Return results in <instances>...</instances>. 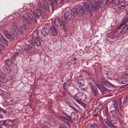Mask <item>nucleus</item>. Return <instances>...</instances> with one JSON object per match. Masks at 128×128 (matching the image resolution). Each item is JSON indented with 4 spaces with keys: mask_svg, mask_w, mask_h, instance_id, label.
I'll use <instances>...</instances> for the list:
<instances>
[{
    "mask_svg": "<svg viewBox=\"0 0 128 128\" xmlns=\"http://www.w3.org/2000/svg\"><path fill=\"white\" fill-rule=\"evenodd\" d=\"M32 10L34 11L32 14L35 18L30 12H27L26 14L28 17L32 22H37V18L38 19L40 16L43 18H46V13L44 10H43L42 9H38L35 6H33L32 7Z\"/></svg>",
    "mask_w": 128,
    "mask_h": 128,
    "instance_id": "nucleus-1",
    "label": "nucleus"
},
{
    "mask_svg": "<svg viewBox=\"0 0 128 128\" xmlns=\"http://www.w3.org/2000/svg\"><path fill=\"white\" fill-rule=\"evenodd\" d=\"M86 3L84 4L82 6L78 5L77 7V8H73L70 11V12L71 13L72 16L76 17L77 13L78 16H82L84 12H87L90 10L88 6V1L86 0Z\"/></svg>",
    "mask_w": 128,
    "mask_h": 128,
    "instance_id": "nucleus-2",
    "label": "nucleus"
},
{
    "mask_svg": "<svg viewBox=\"0 0 128 128\" xmlns=\"http://www.w3.org/2000/svg\"><path fill=\"white\" fill-rule=\"evenodd\" d=\"M67 118L64 117L63 116H60L58 117V119L64 122L66 124L70 126V123L72 122L71 118L70 117L66 114H65Z\"/></svg>",
    "mask_w": 128,
    "mask_h": 128,
    "instance_id": "nucleus-3",
    "label": "nucleus"
},
{
    "mask_svg": "<svg viewBox=\"0 0 128 128\" xmlns=\"http://www.w3.org/2000/svg\"><path fill=\"white\" fill-rule=\"evenodd\" d=\"M86 96L84 94L82 93H78L75 96L74 100L77 102L81 100H84L86 98Z\"/></svg>",
    "mask_w": 128,
    "mask_h": 128,
    "instance_id": "nucleus-4",
    "label": "nucleus"
},
{
    "mask_svg": "<svg viewBox=\"0 0 128 128\" xmlns=\"http://www.w3.org/2000/svg\"><path fill=\"white\" fill-rule=\"evenodd\" d=\"M54 22L56 26L57 27L60 28L62 30L65 28H66V25L64 24L61 20L58 18H57L55 19Z\"/></svg>",
    "mask_w": 128,
    "mask_h": 128,
    "instance_id": "nucleus-5",
    "label": "nucleus"
},
{
    "mask_svg": "<svg viewBox=\"0 0 128 128\" xmlns=\"http://www.w3.org/2000/svg\"><path fill=\"white\" fill-rule=\"evenodd\" d=\"M126 18L125 21L122 23V34H125L128 30V15L126 16Z\"/></svg>",
    "mask_w": 128,
    "mask_h": 128,
    "instance_id": "nucleus-6",
    "label": "nucleus"
},
{
    "mask_svg": "<svg viewBox=\"0 0 128 128\" xmlns=\"http://www.w3.org/2000/svg\"><path fill=\"white\" fill-rule=\"evenodd\" d=\"M88 1V4H89V3H90V6H91V10L94 11L96 9H98V6L97 5V3L96 1H93L92 2H90L89 0L88 1ZM86 2V0L85 1V2ZM86 3V2H84V3ZM88 7L90 9V10L88 12H89L90 10V9L89 7V5L88 4Z\"/></svg>",
    "mask_w": 128,
    "mask_h": 128,
    "instance_id": "nucleus-7",
    "label": "nucleus"
},
{
    "mask_svg": "<svg viewBox=\"0 0 128 128\" xmlns=\"http://www.w3.org/2000/svg\"><path fill=\"white\" fill-rule=\"evenodd\" d=\"M2 32L4 36L8 39H11V40H13L15 39L12 36L10 33L6 29H4Z\"/></svg>",
    "mask_w": 128,
    "mask_h": 128,
    "instance_id": "nucleus-8",
    "label": "nucleus"
},
{
    "mask_svg": "<svg viewBox=\"0 0 128 128\" xmlns=\"http://www.w3.org/2000/svg\"><path fill=\"white\" fill-rule=\"evenodd\" d=\"M8 81L6 75L4 73L0 72V81L2 83H5Z\"/></svg>",
    "mask_w": 128,
    "mask_h": 128,
    "instance_id": "nucleus-9",
    "label": "nucleus"
},
{
    "mask_svg": "<svg viewBox=\"0 0 128 128\" xmlns=\"http://www.w3.org/2000/svg\"><path fill=\"white\" fill-rule=\"evenodd\" d=\"M126 3L124 2H121L118 4V6L117 10L119 12H122L123 9H124Z\"/></svg>",
    "mask_w": 128,
    "mask_h": 128,
    "instance_id": "nucleus-10",
    "label": "nucleus"
},
{
    "mask_svg": "<svg viewBox=\"0 0 128 128\" xmlns=\"http://www.w3.org/2000/svg\"><path fill=\"white\" fill-rule=\"evenodd\" d=\"M2 126H4V127L3 128H8V124L10 122L11 124L10 125L12 126V125H14V123L12 121H11L10 120H2Z\"/></svg>",
    "mask_w": 128,
    "mask_h": 128,
    "instance_id": "nucleus-11",
    "label": "nucleus"
},
{
    "mask_svg": "<svg viewBox=\"0 0 128 128\" xmlns=\"http://www.w3.org/2000/svg\"><path fill=\"white\" fill-rule=\"evenodd\" d=\"M64 17V19L66 21H68L71 20L72 15L70 12H67L65 13Z\"/></svg>",
    "mask_w": 128,
    "mask_h": 128,
    "instance_id": "nucleus-12",
    "label": "nucleus"
},
{
    "mask_svg": "<svg viewBox=\"0 0 128 128\" xmlns=\"http://www.w3.org/2000/svg\"><path fill=\"white\" fill-rule=\"evenodd\" d=\"M96 86L102 92L103 91H105L108 92H110V90L107 89L105 88L104 86L100 84H96Z\"/></svg>",
    "mask_w": 128,
    "mask_h": 128,
    "instance_id": "nucleus-13",
    "label": "nucleus"
},
{
    "mask_svg": "<svg viewBox=\"0 0 128 128\" xmlns=\"http://www.w3.org/2000/svg\"><path fill=\"white\" fill-rule=\"evenodd\" d=\"M91 89V93L94 96H96L97 94L98 93L97 88L94 86L93 87L90 88Z\"/></svg>",
    "mask_w": 128,
    "mask_h": 128,
    "instance_id": "nucleus-14",
    "label": "nucleus"
},
{
    "mask_svg": "<svg viewBox=\"0 0 128 128\" xmlns=\"http://www.w3.org/2000/svg\"><path fill=\"white\" fill-rule=\"evenodd\" d=\"M0 42L6 45H8V41L2 35L0 36Z\"/></svg>",
    "mask_w": 128,
    "mask_h": 128,
    "instance_id": "nucleus-15",
    "label": "nucleus"
},
{
    "mask_svg": "<svg viewBox=\"0 0 128 128\" xmlns=\"http://www.w3.org/2000/svg\"><path fill=\"white\" fill-rule=\"evenodd\" d=\"M44 6L43 7V10L45 11L46 10H48L49 9V4L48 2L46 1H44L43 2Z\"/></svg>",
    "mask_w": 128,
    "mask_h": 128,
    "instance_id": "nucleus-16",
    "label": "nucleus"
},
{
    "mask_svg": "<svg viewBox=\"0 0 128 128\" xmlns=\"http://www.w3.org/2000/svg\"><path fill=\"white\" fill-rule=\"evenodd\" d=\"M122 23L119 25L118 26L116 29V32L118 34L122 33Z\"/></svg>",
    "mask_w": 128,
    "mask_h": 128,
    "instance_id": "nucleus-17",
    "label": "nucleus"
},
{
    "mask_svg": "<svg viewBox=\"0 0 128 128\" xmlns=\"http://www.w3.org/2000/svg\"><path fill=\"white\" fill-rule=\"evenodd\" d=\"M50 33L52 35L56 36V35L57 32L55 27L52 26L50 28Z\"/></svg>",
    "mask_w": 128,
    "mask_h": 128,
    "instance_id": "nucleus-18",
    "label": "nucleus"
},
{
    "mask_svg": "<svg viewBox=\"0 0 128 128\" xmlns=\"http://www.w3.org/2000/svg\"><path fill=\"white\" fill-rule=\"evenodd\" d=\"M48 0L51 6L52 9L55 6L58 5L57 0Z\"/></svg>",
    "mask_w": 128,
    "mask_h": 128,
    "instance_id": "nucleus-19",
    "label": "nucleus"
},
{
    "mask_svg": "<svg viewBox=\"0 0 128 128\" xmlns=\"http://www.w3.org/2000/svg\"><path fill=\"white\" fill-rule=\"evenodd\" d=\"M49 30L48 28H44L41 30V33L42 35L46 36L48 34Z\"/></svg>",
    "mask_w": 128,
    "mask_h": 128,
    "instance_id": "nucleus-20",
    "label": "nucleus"
},
{
    "mask_svg": "<svg viewBox=\"0 0 128 128\" xmlns=\"http://www.w3.org/2000/svg\"><path fill=\"white\" fill-rule=\"evenodd\" d=\"M34 44L36 46H38L40 45L41 42L39 37H37L34 40Z\"/></svg>",
    "mask_w": 128,
    "mask_h": 128,
    "instance_id": "nucleus-21",
    "label": "nucleus"
},
{
    "mask_svg": "<svg viewBox=\"0 0 128 128\" xmlns=\"http://www.w3.org/2000/svg\"><path fill=\"white\" fill-rule=\"evenodd\" d=\"M103 107V106L101 104L99 105L94 109V111L96 112H98L101 111Z\"/></svg>",
    "mask_w": 128,
    "mask_h": 128,
    "instance_id": "nucleus-22",
    "label": "nucleus"
},
{
    "mask_svg": "<svg viewBox=\"0 0 128 128\" xmlns=\"http://www.w3.org/2000/svg\"><path fill=\"white\" fill-rule=\"evenodd\" d=\"M21 18L22 19V21L23 22H25L28 24H30V21L25 16L23 15H22L21 16Z\"/></svg>",
    "mask_w": 128,
    "mask_h": 128,
    "instance_id": "nucleus-23",
    "label": "nucleus"
},
{
    "mask_svg": "<svg viewBox=\"0 0 128 128\" xmlns=\"http://www.w3.org/2000/svg\"><path fill=\"white\" fill-rule=\"evenodd\" d=\"M4 62L6 65L7 66H9L12 65V62L10 59H8L5 60Z\"/></svg>",
    "mask_w": 128,
    "mask_h": 128,
    "instance_id": "nucleus-24",
    "label": "nucleus"
},
{
    "mask_svg": "<svg viewBox=\"0 0 128 128\" xmlns=\"http://www.w3.org/2000/svg\"><path fill=\"white\" fill-rule=\"evenodd\" d=\"M19 55L18 53L17 52H14L13 53H12L11 55V57L14 60H15L17 56Z\"/></svg>",
    "mask_w": 128,
    "mask_h": 128,
    "instance_id": "nucleus-25",
    "label": "nucleus"
},
{
    "mask_svg": "<svg viewBox=\"0 0 128 128\" xmlns=\"http://www.w3.org/2000/svg\"><path fill=\"white\" fill-rule=\"evenodd\" d=\"M104 121L108 127H111L113 125L112 123L110 122L107 119H105Z\"/></svg>",
    "mask_w": 128,
    "mask_h": 128,
    "instance_id": "nucleus-26",
    "label": "nucleus"
},
{
    "mask_svg": "<svg viewBox=\"0 0 128 128\" xmlns=\"http://www.w3.org/2000/svg\"><path fill=\"white\" fill-rule=\"evenodd\" d=\"M17 28V25L16 23L15 22H13L12 24V26L9 28V30L12 29V30H16Z\"/></svg>",
    "mask_w": 128,
    "mask_h": 128,
    "instance_id": "nucleus-27",
    "label": "nucleus"
},
{
    "mask_svg": "<svg viewBox=\"0 0 128 128\" xmlns=\"http://www.w3.org/2000/svg\"><path fill=\"white\" fill-rule=\"evenodd\" d=\"M103 2V0H100L99 1L98 3H97L98 8H101L104 6V4Z\"/></svg>",
    "mask_w": 128,
    "mask_h": 128,
    "instance_id": "nucleus-28",
    "label": "nucleus"
},
{
    "mask_svg": "<svg viewBox=\"0 0 128 128\" xmlns=\"http://www.w3.org/2000/svg\"><path fill=\"white\" fill-rule=\"evenodd\" d=\"M17 31L19 34L22 35L23 33V28L22 26H21L17 30Z\"/></svg>",
    "mask_w": 128,
    "mask_h": 128,
    "instance_id": "nucleus-29",
    "label": "nucleus"
},
{
    "mask_svg": "<svg viewBox=\"0 0 128 128\" xmlns=\"http://www.w3.org/2000/svg\"><path fill=\"white\" fill-rule=\"evenodd\" d=\"M65 0H57L58 5L60 6H62L64 3Z\"/></svg>",
    "mask_w": 128,
    "mask_h": 128,
    "instance_id": "nucleus-30",
    "label": "nucleus"
},
{
    "mask_svg": "<svg viewBox=\"0 0 128 128\" xmlns=\"http://www.w3.org/2000/svg\"><path fill=\"white\" fill-rule=\"evenodd\" d=\"M15 30H9L10 31L11 33L15 37H16L18 36V34L16 31Z\"/></svg>",
    "mask_w": 128,
    "mask_h": 128,
    "instance_id": "nucleus-31",
    "label": "nucleus"
},
{
    "mask_svg": "<svg viewBox=\"0 0 128 128\" xmlns=\"http://www.w3.org/2000/svg\"><path fill=\"white\" fill-rule=\"evenodd\" d=\"M9 66H8L7 67L5 68L4 70V72L8 74L10 73L11 72V70Z\"/></svg>",
    "mask_w": 128,
    "mask_h": 128,
    "instance_id": "nucleus-32",
    "label": "nucleus"
},
{
    "mask_svg": "<svg viewBox=\"0 0 128 128\" xmlns=\"http://www.w3.org/2000/svg\"><path fill=\"white\" fill-rule=\"evenodd\" d=\"M100 124L99 125V127L100 128V126H104V128H107L106 125L105 123H104V120H102V121H101L100 122Z\"/></svg>",
    "mask_w": 128,
    "mask_h": 128,
    "instance_id": "nucleus-33",
    "label": "nucleus"
},
{
    "mask_svg": "<svg viewBox=\"0 0 128 128\" xmlns=\"http://www.w3.org/2000/svg\"><path fill=\"white\" fill-rule=\"evenodd\" d=\"M113 105L114 107L115 108L116 110L118 111V105L116 101L114 102L113 103Z\"/></svg>",
    "mask_w": 128,
    "mask_h": 128,
    "instance_id": "nucleus-34",
    "label": "nucleus"
},
{
    "mask_svg": "<svg viewBox=\"0 0 128 128\" xmlns=\"http://www.w3.org/2000/svg\"><path fill=\"white\" fill-rule=\"evenodd\" d=\"M124 10L126 12H127L125 16V18H126V16L127 15H128V4H126V5H125V8H124Z\"/></svg>",
    "mask_w": 128,
    "mask_h": 128,
    "instance_id": "nucleus-35",
    "label": "nucleus"
},
{
    "mask_svg": "<svg viewBox=\"0 0 128 128\" xmlns=\"http://www.w3.org/2000/svg\"><path fill=\"white\" fill-rule=\"evenodd\" d=\"M103 84L106 86H109L111 84V83L106 80V81H104V84Z\"/></svg>",
    "mask_w": 128,
    "mask_h": 128,
    "instance_id": "nucleus-36",
    "label": "nucleus"
},
{
    "mask_svg": "<svg viewBox=\"0 0 128 128\" xmlns=\"http://www.w3.org/2000/svg\"><path fill=\"white\" fill-rule=\"evenodd\" d=\"M77 102L78 103L80 104L82 106H83V107H85L86 106V104L85 103H84L83 102H81V101Z\"/></svg>",
    "mask_w": 128,
    "mask_h": 128,
    "instance_id": "nucleus-37",
    "label": "nucleus"
},
{
    "mask_svg": "<svg viewBox=\"0 0 128 128\" xmlns=\"http://www.w3.org/2000/svg\"><path fill=\"white\" fill-rule=\"evenodd\" d=\"M116 2H115V1L114 0H109L108 2H109L110 3H116L117 4L118 2V0H115Z\"/></svg>",
    "mask_w": 128,
    "mask_h": 128,
    "instance_id": "nucleus-38",
    "label": "nucleus"
},
{
    "mask_svg": "<svg viewBox=\"0 0 128 128\" xmlns=\"http://www.w3.org/2000/svg\"><path fill=\"white\" fill-rule=\"evenodd\" d=\"M67 85V83H66L65 82L63 84V88L65 90H66L67 89V88L66 87Z\"/></svg>",
    "mask_w": 128,
    "mask_h": 128,
    "instance_id": "nucleus-39",
    "label": "nucleus"
},
{
    "mask_svg": "<svg viewBox=\"0 0 128 128\" xmlns=\"http://www.w3.org/2000/svg\"><path fill=\"white\" fill-rule=\"evenodd\" d=\"M38 6L39 8L40 9H42L43 6L41 2H39L38 3Z\"/></svg>",
    "mask_w": 128,
    "mask_h": 128,
    "instance_id": "nucleus-40",
    "label": "nucleus"
},
{
    "mask_svg": "<svg viewBox=\"0 0 128 128\" xmlns=\"http://www.w3.org/2000/svg\"><path fill=\"white\" fill-rule=\"evenodd\" d=\"M112 118L113 119L112 120H111L112 121H113L112 122L113 123L115 124L117 122V120L114 117H112Z\"/></svg>",
    "mask_w": 128,
    "mask_h": 128,
    "instance_id": "nucleus-41",
    "label": "nucleus"
},
{
    "mask_svg": "<svg viewBox=\"0 0 128 128\" xmlns=\"http://www.w3.org/2000/svg\"><path fill=\"white\" fill-rule=\"evenodd\" d=\"M128 102V95L126 96V98L124 99L123 101L124 103H126Z\"/></svg>",
    "mask_w": 128,
    "mask_h": 128,
    "instance_id": "nucleus-42",
    "label": "nucleus"
},
{
    "mask_svg": "<svg viewBox=\"0 0 128 128\" xmlns=\"http://www.w3.org/2000/svg\"><path fill=\"white\" fill-rule=\"evenodd\" d=\"M23 27L24 30H26L28 27V26L27 24L24 23L23 24Z\"/></svg>",
    "mask_w": 128,
    "mask_h": 128,
    "instance_id": "nucleus-43",
    "label": "nucleus"
},
{
    "mask_svg": "<svg viewBox=\"0 0 128 128\" xmlns=\"http://www.w3.org/2000/svg\"><path fill=\"white\" fill-rule=\"evenodd\" d=\"M0 112H2L4 114L6 112V111L2 108H0Z\"/></svg>",
    "mask_w": 128,
    "mask_h": 128,
    "instance_id": "nucleus-44",
    "label": "nucleus"
},
{
    "mask_svg": "<svg viewBox=\"0 0 128 128\" xmlns=\"http://www.w3.org/2000/svg\"><path fill=\"white\" fill-rule=\"evenodd\" d=\"M64 100L67 103H69L70 102L69 100L66 98H64Z\"/></svg>",
    "mask_w": 128,
    "mask_h": 128,
    "instance_id": "nucleus-45",
    "label": "nucleus"
},
{
    "mask_svg": "<svg viewBox=\"0 0 128 128\" xmlns=\"http://www.w3.org/2000/svg\"><path fill=\"white\" fill-rule=\"evenodd\" d=\"M109 86H110L114 88L116 87V86L115 85L112 84L111 83V84H110Z\"/></svg>",
    "mask_w": 128,
    "mask_h": 128,
    "instance_id": "nucleus-46",
    "label": "nucleus"
},
{
    "mask_svg": "<svg viewBox=\"0 0 128 128\" xmlns=\"http://www.w3.org/2000/svg\"><path fill=\"white\" fill-rule=\"evenodd\" d=\"M4 94L3 91L0 89V95H1Z\"/></svg>",
    "mask_w": 128,
    "mask_h": 128,
    "instance_id": "nucleus-47",
    "label": "nucleus"
},
{
    "mask_svg": "<svg viewBox=\"0 0 128 128\" xmlns=\"http://www.w3.org/2000/svg\"><path fill=\"white\" fill-rule=\"evenodd\" d=\"M118 104L119 106H121L122 104L121 101L120 100L118 102Z\"/></svg>",
    "mask_w": 128,
    "mask_h": 128,
    "instance_id": "nucleus-48",
    "label": "nucleus"
},
{
    "mask_svg": "<svg viewBox=\"0 0 128 128\" xmlns=\"http://www.w3.org/2000/svg\"><path fill=\"white\" fill-rule=\"evenodd\" d=\"M4 48V46L0 44V49Z\"/></svg>",
    "mask_w": 128,
    "mask_h": 128,
    "instance_id": "nucleus-49",
    "label": "nucleus"
},
{
    "mask_svg": "<svg viewBox=\"0 0 128 128\" xmlns=\"http://www.w3.org/2000/svg\"><path fill=\"white\" fill-rule=\"evenodd\" d=\"M28 47L27 46H26V48H24V50H28Z\"/></svg>",
    "mask_w": 128,
    "mask_h": 128,
    "instance_id": "nucleus-50",
    "label": "nucleus"
},
{
    "mask_svg": "<svg viewBox=\"0 0 128 128\" xmlns=\"http://www.w3.org/2000/svg\"><path fill=\"white\" fill-rule=\"evenodd\" d=\"M101 80L102 81V82L103 84H104V81H106V80H104V79L103 78H101Z\"/></svg>",
    "mask_w": 128,
    "mask_h": 128,
    "instance_id": "nucleus-51",
    "label": "nucleus"
},
{
    "mask_svg": "<svg viewBox=\"0 0 128 128\" xmlns=\"http://www.w3.org/2000/svg\"><path fill=\"white\" fill-rule=\"evenodd\" d=\"M63 96H65V97L66 96V93L64 92H63Z\"/></svg>",
    "mask_w": 128,
    "mask_h": 128,
    "instance_id": "nucleus-52",
    "label": "nucleus"
},
{
    "mask_svg": "<svg viewBox=\"0 0 128 128\" xmlns=\"http://www.w3.org/2000/svg\"><path fill=\"white\" fill-rule=\"evenodd\" d=\"M78 84H79V85H80V86H82L84 85V84H81V82H79L78 83Z\"/></svg>",
    "mask_w": 128,
    "mask_h": 128,
    "instance_id": "nucleus-53",
    "label": "nucleus"
},
{
    "mask_svg": "<svg viewBox=\"0 0 128 128\" xmlns=\"http://www.w3.org/2000/svg\"><path fill=\"white\" fill-rule=\"evenodd\" d=\"M4 118V116L2 114H0V118Z\"/></svg>",
    "mask_w": 128,
    "mask_h": 128,
    "instance_id": "nucleus-54",
    "label": "nucleus"
},
{
    "mask_svg": "<svg viewBox=\"0 0 128 128\" xmlns=\"http://www.w3.org/2000/svg\"><path fill=\"white\" fill-rule=\"evenodd\" d=\"M70 106L71 108H72L74 110H76L75 108H74V107L73 106Z\"/></svg>",
    "mask_w": 128,
    "mask_h": 128,
    "instance_id": "nucleus-55",
    "label": "nucleus"
},
{
    "mask_svg": "<svg viewBox=\"0 0 128 128\" xmlns=\"http://www.w3.org/2000/svg\"><path fill=\"white\" fill-rule=\"evenodd\" d=\"M98 113H96V114H94V116H97L98 115Z\"/></svg>",
    "mask_w": 128,
    "mask_h": 128,
    "instance_id": "nucleus-56",
    "label": "nucleus"
},
{
    "mask_svg": "<svg viewBox=\"0 0 128 128\" xmlns=\"http://www.w3.org/2000/svg\"><path fill=\"white\" fill-rule=\"evenodd\" d=\"M58 128H64V127L63 126H61L58 127Z\"/></svg>",
    "mask_w": 128,
    "mask_h": 128,
    "instance_id": "nucleus-57",
    "label": "nucleus"
},
{
    "mask_svg": "<svg viewBox=\"0 0 128 128\" xmlns=\"http://www.w3.org/2000/svg\"><path fill=\"white\" fill-rule=\"evenodd\" d=\"M102 120H103V118H100V121H102Z\"/></svg>",
    "mask_w": 128,
    "mask_h": 128,
    "instance_id": "nucleus-58",
    "label": "nucleus"
},
{
    "mask_svg": "<svg viewBox=\"0 0 128 128\" xmlns=\"http://www.w3.org/2000/svg\"><path fill=\"white\" fill-rule=\"evenodd\" d=\"M94 124H96L95 123V124H93V126L92 127H95V125H94Z\"/></svg>",
    "mask_w": 128,
    "mask_h": 128,
    "instance_id": "nucleus-59",
    "label": "nucleus"
},
{
    "mask_svg": "<svg viewBox=\"0 0 128 128\" xmlns=\"http://www.w3.org/2000/svg\"><path fill=\"white\" fill-rule=\"evenodd\" d=\"M94 125H95V126H97V124H94ZM92 128H96V126H95V127H92Z\"/></svg>",
    "mask_w": 128,
    "mask_h": 128,
    "instance_id": "nucleus-60",
    "label": "nucleus"
},
{
    "mask_svg": "<svg viewBox=\"0 0 128 128\" xmlns=\"http://www.w3.org/2000/svg\"><path fill=\"white\" fill-rule=\"evenodd\" d=\"M73 59L74 60H76V58H73Z\"/></svg>",
    "mask_w": 128,
    "mask_h": 128,
    "instance_id": "nucleus-61",
    "label": "nucleus"
},
{
    "mask_svg": "<svg viewBox=\"0 0 128 128\" xmlns=\"http://www.w3.org/2000/svg\"><path fill=\"white\" fill-rule=\"evenodd\" d=\"M103 126H100V128H104V127H103Z\"/></svg>",
    "mask_w": 128,
    "mask_h": 128,
    "instance_id": "nucleus-62",
    "label": "nucleus"
},
{
    "mask_svg": "<svg viewBox=\"0 0 128 128\" xmlns=\"http://www.w3.org/2000/svg\"><path fill=\"white\" fill-rule=\"evenodd\" d=\"M96 128H98V127L97 126H96Z\"/></svg>",
    "mask_w": 128,
    "mask_h": 128,
    "instance_id": "nucleus-63",
    "label": "nucleus"
},
{
    "mask_svg": "<svg viewBox=\"0 0 128 128\" xmlns=\"http://www.w3.org/2000/svg\"><path fill=\"white\" fill-rule=\"evenodd\" d=\"M69 0H66L67 2H68L69 1Z\"/></svg>",
    "mask_w": 128,
    "mask_h": 128,
    "instance_id": "nucleus-64",
    "label": "nucleus"
}]
</instances>
